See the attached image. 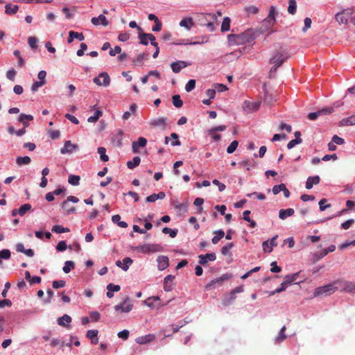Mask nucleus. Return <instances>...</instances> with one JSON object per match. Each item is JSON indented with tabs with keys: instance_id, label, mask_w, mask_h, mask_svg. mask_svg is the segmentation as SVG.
I'll list each match as a JSON object with an SVG mask.
<instances>
[{
	"instance_id": "1",
	"label": "nucleus",
	"mask_w": 355,
	"mask_h": 355,
	"mask_svg": "<svg viewBox=\"0 0 355 355\" xmlns=\"http://www.w3.org/2000/svg\"><path fill=\"white\" fill-rule=\"evenodd\" d=\"M254 38V32L252 29H248L240 34H231L227 37L228 42L231 45H241L245 43H250Z\"/></svg>"
},
{
	"instance_id": "2",
	"label": "nucleus",
	"mask_w": 355,
	"mask_h": 355,
	"mask_svg": "<svg viewBox=\"0 0 355 355\" xmlns=\"http://www.w3.org/2000/svg\"><path fill=\"white\" fill-rule=\"evenodd\" d=\"M338 290V285L336 284V281L332 284H327L323 286L318 287L315 289L314 296H320L322 295H330Z\"/></svg>"
},
{
	"instance_id": "3",
	"label": "nucleus",
	"mask_w": 355,
	"mask_h": 355,
	"mask_svg": "<svg viewBox=\"0 0 355 355\" xmlns=\"http://www.w3.org/2000/svg\"><path fill=\"white\" fill-rule=\"evenodd\" d=\"M354 12V10L353 8L344 9L335 15V19L339 24L346 25L348 24L349 19L352 16Z\"/></svg>"
},
{
	"instance_id": "4",
	"label": "nucleus",
	"mask_w": 355,
	"mask_h": 355,
	"mask_svg": "<svg viewBox=\"0 0 355 355\" xmlns=\"http://www.w3.org/2000/svg\"><path fill=\"white\" fill-rule=\"evenodd\" d=\"M135 250L138 252L148 254L162 252L163 248L159 244L148 243L137 246Z\"/></svg>"
},
{
	"instance_id": "5",
	"label": "nucleus",
	"mask_w": 355,
	"mask_h": 355,
	"mask_svg": "<svg viewBox=\"0 0 355 355\" xmlns=\"http://www.w3.org/2000/svg\"><path fill=\"white\" fill-rule=\"evenodd\" d=\"M336 284L338 285V290L347 293H355V282L339 279L336 281Z\"/></svg>"
},
{
	"instance_id": "6",
	"label": "nucleus",
	"mask_w": 355,
	"mask_h": 355,
	"mask_svg": "<svg viewBox=\"0 0 355 355\" xmlns=\"http://www.w3.org/2000/svg\"><path fill=\"white\" fill-rule=\"evenodd\" d=\"M110 78L107 72L101 73L98 77L93 79V82L98 86L107 87L110 84Z\"/></svg>"
},
{
	"instance_id": "7",
	"label": "nucleus",
	"mask_w": 355,
	"mask_h": 355,
	"mask_svg": "<svg viewBox=\"0 0 355 355\" xmlns=\"http://www.w3.org/2000/svg\"><path fill=\"white\" fill-rule=\"evenodd\" d=\"M260 101L251 102L248 100H246L243 102L242 105V108L245 112L250 113L258 110L260 107Z\"/></svg>"
},
{
	"instance_id": "8",
	"label": "nucleus",
	"mask_w": 355,
	"mask_h": 355,
	"mask_svg": "<svg viewBox=\"0 0 355 355\" xmlns=\"http://www.w3.org/2000/svg\"><path fill=\"white\" fill-rule=\"evenodd\" d=\"M114 310L116 311H120L121 313H129L132 311L133 305L130 303V299L126 297L123 303L114 306Z\"/></svg>"
},
{
	"instance_id": "9",
	"label": "nucleus",
	"mask_w": 355,
	"mask_h": 355,
	"mask_svg": "<svg viewBox=\"0 0 355 355\" xmlns=\"http://www.w3.org/2000/svg\"><path fill=\"white\" fill-rule=\"evenodd\" d=\"M277 14L275 7L274 6H270L269 10V14L266 19L263 20V25L266 24L268 26V28H270L275 23V15Z\"/></svg>"
},
{
	"instance_id": "10",
	"label": "nucleus",
	"mask_w": 355,
	"mask_h": 355,
	"mask_svg": "<svg viewBox=\"0 0 355 355\" xmlns=\"http://www.w3.org/2000/svg\"><path fill=\"white\" fill-rule=\"evenodd\" d=\"M78 201H79L78 198L75 197V196H68L67 200H64L62 203V209L64 210V214L69 215V214H71V213L75 211V208L74 207L67 208V202H72L76 203Z\"/></svg>"
},
{
	"instance_id": "11",
	"label": "nucleus",
	"mask_w": 355,
	"mask_h": 355,
	"mask_svg": "<svg viewBox=\"0 0 355 355\" xmlns=\"http://www.w3.org/2000/svg\"><path fill=\"white\" fill-rule=\"evenodd\" d=\"M231 277H232V275L230 274H228V273L224 274L221 277L211 280L209 283H208L205 286V288L207 290H209L214 285L221 284L224 281L227 280L230 278H231Z\"/></svg>"
},
{
	"instance_id": "12",
	"label": "nucleus",
	"mask_w": 355,
	"mask_h": 355,
	"mask_svg": "<svg viewBox=\"0 0 355 355\" xmlns=\"http://www.w3.org/2000/svg\"><path fill=\"white\" fill-rule=\"evenodd\" d=\"M286 59L287 56L281 52H277L270 58V63L280 67Z\"/></svg>"
},
{
	"instance_id": "13",
	"label": "nucleus",
	"mask_w": 355,
	"mask_h": 355,
	"mask_svg": "<svg viewBox=\"0 0 355 355\" xmlns=\"http://www.w3.org/2000/svg\"><path fill=\"white\" fill-rule=\"evenodd\" d=\"M332 107L323 108L318 112H311L308 115V118L310 120H315L319 116L322 114H331L333 112Z\"/></svg>"
},
{
	"instance_id": "14",
	"label": "nucleus",
	"mask_w": 355,
	"mask_h": 355,
	"mask_svg": "<svg viewBox=\"0 0 355 355\" xmlns=\"http://www.w3.org/2000/svg\"><path fill=\"white\" fill-rule=\"evenodd\" d=\"M147 144V139L144 137H139L137 141L132 144V149L134 153H139V147H145Z\"/></svg>"
},
{
	"instance_id": "15",
	"label": "nucleus",
	"mask_w": 355,
	"mask_h": 355,
	"mask_svg": "<svg viewBox=\"0 0 355 355\" xmlns=\"http://www.w3.org/2000/svg\"><path fill=\"white\" fill-rule=\"evenodd\" d=\"M91 22L95 26L102 24L103 26H107L109 25V21L104 15H100L98 17H92Z\"/></svg>"
},
{
	"instance_id": "16",
	"label": "nucleus",
	"mask_w": 355,
	"mask_h": 355,
	"mask_svg": "<svg viewBox=\"0 0 355 355\" xmlns=\"http://www.w3.org/2000/svg\"><path fill=\"white\" fill-rule=\"evenodd\" d=\"M77 148L78 146L71 144V141L69 140L64 142V147L60 149V153L62 154L71 153Z\"/></svg>"
},
{
	"instance_id": "17",
	"label": "nucleus",
	"mask_w": 355,
	"mask_h": 355,
	"mask_svg": "<svg viewBox=\"0 0 355 355\" xmlns=\"http://www.w3.org/2000/svg\"><path fill=\"white\" fill-rule=\"evenodd\" d=\"M199 263L201 265L206 264L209 261H215L216 259L215 253H208L206 254H200L198 256Z\"/></svg>"
},
{
	"instance_id": "18",
	"label": "nucleus",
	"mask_w": 355,
	"mask_h": 355,
	"mask_svg": "<svg viewBox=\"0 0 355 355\" xmlns=\"http://www.w3.org/2000/svg\"><path fill=\"white\" fill-rule=\"evenodd\" d=\"M189 64L184 61H177L171 63V67L174 73H179L182 69L187 67Z\"/></svg>"
},
{
	"instance_id": "19",
	"label": "nucleus",
	"mask_w": 355,
	"mask_h": 355,
	"mask_svg": "<svg viewBox=\"0 0 355 355\" xmlns=\"http://www.w3.org/2000/svg\"><path fill=\"white\" fill-rule=\"evenodd\" d=\"M175 277L168 275L164 278V289L166 292H169L172 291L173 289V281Z\"/></svg>"
},
{
	"instance_id": "20",
	"label": "nucleus",
	"mask_w": 355,
	"mask_h": 355,
	"mask_svg": "<svg viewBox=\"0 0 355 355\" xmlns=\"http://www.w3.org/2000/svg\"><path fill=\"white\" fill-rule=\"evenodd\" d=\"M320 182V178L318 175H315L313 177H309L306 182V188L307 189H311L313 188V185H317Z\"/></svg>"
},
{
	"instance_id": "21",
	"label": "nucleus",
	"mask_w": 355,
	"mask_h": 355,
	"mask_svg": "<svg viewBox=\"0 0 355 355\" xmlns=\"http://www.w3.org/2000/svg\"><path fill=\"white\" fill-rule=\"evenodd\" d=\"M160 299L157 296H153L147 298L146 300L144 301V303L150 308H154V307H159L161 304L158 303L157 304H155L154 302H159Z\"/></svg>"
},
{
	"instance_id": "22",
	"label": "nucleus",
	"mask_w": 355,
	"mask_h": 355,
	"mask_svg": "<svg viewBox=\"0 0 355 355\" xmlns=\"http://www.w3.org/2000/svg\"><path fill=\"white\" fill-rule=\"evenodd\" d=\"M157 261L158 263V268L160 270H163L168 266V258L166 256H159Z\"/></svg>"
},
{
	"instance_id": "23",
	"label": "nucleus",
	"mask_w": 355,
	"mask_h": 355,
	"mask_svg": "<svg viewBox=\"0 0 355 355\" xmlns=\"http://www.w3.org/2000/svg\"><path fill=\"white\" fill-rule=\"evenodd\" d=\"M33 120V116L31 114H21L18 118V121L23 123L25 128L29 125L28 121Z\"/></svg>"
},
{
	"instance_id": "24",
	"label": "nucleus",
	"mask_w": 355,
	"mask_h": 355,
	"mask_svg": "<svg viewBox=\"0 0 355 355\" xmlns=\"http://www.w3.org/2000/svg\"><path fill=\"white\" fill-rule=\"evenodd\" d=\"M166 194L163 191H160L158 193H153L146 198V201L148 202H153L157 200L160 199L162 200L165 198Z\"/></svg>"
},
{
	"instance_id": "25",
	"label": "nucleus",
	"mask_w": 355,
	"mask_h": 355,
	"mask_svg": "<svg viewBox=\"0 0 355 355\" xmlns=\"http://www.w3.org/2000/svg\"><path fill=\"white\" fill-rule=\"evenodd\" d=\"M294 213L295 211L293 208L280 209L279 211V218L282 220H285L286 218L293 216Z\"/></svg>"
},
{
	"instance_id": "26",
	"label": "nucleus",
	"mask_w": 355,
	"mask_h": 355,
	"mask_svg": "<svg viewBox=\"0 0 355 355\" xmlns=\"http://www.w3.org/2000/svg\"><path fill=\"white\" fill-rule=\"evenodd\" d=\"M155 339V336L153 334H148L144 336L138 337L136 339V342L138 344L144 345L150 343V341Z\"/></svg>"
},
{
	"instance_id": "27",
	"label": "nucleus",
	"mask_w": 355,
	"mask_h": 355,
	"mask_svg": "<svg viewBox=\"0 0 355 355\" xmlns=\"http://www.w3.org/2000/svg\"><path fill=\"white\" fill-rule=\"evenodd\" d=\"M180 26L187 30H190L191 27L194 26V22L191 17H187L180 21Z\"/></svg>"
},
{
	"instance_id": "28",
	"label": "nucleus",
	"mask_w": 355,
	"mask_h": 355,
	"mask_svg": "<svg viewBox=\"0 0 355 355\" xmlns=\"http://www.w3.org/2000/svg\"><path fill=\"white\" fill-rule=\"evenodd\" d=\"M98 330H89L87 332V337L91 340V343L94 345H96L98 343V339L97 338L98 336Z\"/></svg>"
},
{
	"instance_id": "29",
	"label": "nucleus",
	"mask_w": 355,
	"mask_h": 355,
	"mask_svg": "<svg viewBox=\"0 0 355 355\" xmlns=\"http://www.w3.org/2000/svg\"><path fill=\"white\" fill-rule=\"evenodd\" d=\"M299 272H295L291 275H288L285 276L284 279V282L285 284H287L288 286L291 284L293 282H295L298 277Z\"/></svg>"
},
{
	"instance_id": "30",
	"label": "nucleus",
	"mask_w": 355,
	"mask_h": 355,
	"mask_svg": "<svg viewBox=\"0 0 355 355\" xmlns=\"http://www.w3.org/2000/svg\"><path fill=\"white\" fill-rule=\"evenodd\" d=\"M214 234H216V236H214L212 239H211V242L213 244H216L218 243V241L222 239L223 238V236H225V232L223 230H216L215 232H214Z\"/></svg>"
},
{
	"instance_id": "31",
	"label": "nucleus",
	"mask_w": 355,
	"mask_h": 355,
	"mask_svg": "<svg viewBox=\"0 0 355 355\" xmlns=\"http://www.w3.org/2000/svg\"><path fill=\"white\" fill-rule=\"evenodd\" d=\"M5 12L7 15H13L15 14L19 9V6L17 5H12L10 3L6 4L5 6Z\"/></svg>"
},
{
	"instance_id": "32",
	"label": "nucleus",
	"mask_w": 355,
	"mask_h": 355,
	"mask_svg": "<svg viewBox=\"0 0 355 355\" xmlns=\"http://www.w3.org/2000/svg\"><path fill=\"white\" fill-rule=\"evenodd\" d=\"M147 57H148L147 53H143L139 54L136 58H135L133 59L132 62L135 65H142L144 60L145 59H146Z\"/></svg>"
},
{
	"instance_id": "33",
	"label": "nucleus",
	"mask_w": 355,
	"mask_h": 355,
	"mask_svg": "<svg viewBox=\"0 0 355 355\" xmlns=\"http://www.w3.org/2000/svg\"><path fill=\"white\" fill-rule=\"evenodd\" d=\"M112 220L114 223H116L121 227L125 228L128 227L127 223L121 221V216L119 214L114 215L112 217Z\"/></svg>"
},
{
	"instance_id": "34",
	"label": "nucleus",
	"mask_w": 355,
	"mask_h": 355,
	"mask_svg": "<svg viewBox=\"0 0 355 355\" xmlns=\"http://www.w3.org/2000/svg\"><path fill=\"white\" fill-rule=\"evenodd\" d=\"M141 162V159L139 157L136 156L133 158L132 160L128 161L127 162V166L130 169H133L136 166H139Z\"/></svg>"
},
{
	"instance_id": "35",
	"label": "nucleus",
	"mask_w": 355,
	"mask_h": 355,
	"mask_svg": "<svg viewBox=\"0 0 355 355\" xmlns=\"http://www.w3.org/2000/svg\"><path fill=\"white\" fill-rule=\"evenodd\" d=\"M75 263L72 261H67L64 263V266L62 268L64 273H69L71 270L74 269Z\"/></svg>"
},
{
	"instance_id": "36",
	"label": "nucleus",
	"mask_w": 355,
	"mask_h": 355,
	"mask_svg": "<svg viewBox=\"0 0 355 355\" xmlns=\"http://www.w3.org/2000/svg\"><path fill=\"white\" fill-rule=\"evenodd\" d=\"M97 152L103 162H105L109 160V157L106 155V149L104 147H98Z\"/></svg>"
},
{
	"instance_id": "37",
	"label": "nucleus",
	"mask_w": 355,
	"mask_h": 355,
	"mask_svg": "<svg viewBox=\"0 0 355 355\" xmlns=\"http://www.w3.org/2000/svg\"><path fill=\"white\" fill-rule=\"evenodd\" d=\"M71 322V318L67 314H64L63 316L59 318L58 320V324L63 327L65 326V323H69Z\"/></svg>"
},
{
	"instance_id": "38",
	"label": "nucleus",
	"mask_w": 355,
	"mask_h": 355,
	"mask_svg": "<svg viewBox=\"0 0 355 355\" xmlns=\"http://www.w3.org/2000/svg\"><path fill=\"white\" fill-rule=\"evenodd\" d=\"M31 162V158L28 156L17 157L16 159V163L18 165L28 164Z\"/></svg>"
},
{
	"instance_id": "39",
	"label": "nucleus",
	"mask_w": 355,
	"mask_h": 355,
	"mask_svg": "<svg viewBox=\"0 0 355 355\" xmlns=\"http://www.w3.org/2000/svg\"><path fill=\"white\" fill-rule=\"evenodd\" d=\"M162 232L164 234H168L171 238H175L178 234V229H171L165 227L162 229Z\"/></svg>"
},
{
	"instance_id": "40",
	"label": "nucleus",
	"mask_w": 355,
	"mask_h": 355,
	"mask_svg": "<svg viewBox=\"0 0 355 355\" xmlns=\"http://www.w3.org/2000/svg\"><path fill=\"white\" fill-rule=\"evenodd\" d=\"M343 125H355V115L350 116L347 118L343 119L341 121Z\"/></svg>"
},
{
	"instance_id": "41",
	"label": "nucleus",
	"mask_w": 355,
	"mask_h": 355,
	"mask_svg": "<svg viewBox=\"0 0 355 355\" xmlns=\"http://www.w3.org/2000/svg\"><path fill=\"white\" fill-rule=\"evenodd\" d=\"M51 230L52 232L58 234L69 232L70 231L69 228L63 227L62 226L58 225H54Z\"/></svg>"
},
{
	"instance_id": "42",
	"label": "nucleus",
	"mask_w": 355,
	"mask_h": 355,
	"mask_svg": "<svg viewBox=\"0 0 355 355\" xmlns=\"http://www.w3.org/2000/svg\"><path fill=\"white\" fill-rule=\"evenodd\" d=\"M286 329V328L285 326L282 327L278 336H277L275 338L276 342L282 343L283 340H284L286 339V335L285 334Z\"/></svg>"
},
{
	"instance_id": "43",
	"label": "nucleus",
	"mask_w": 355,
	"mask_h": 355,
	"mask_svg": "<svg viewBox=\"0 0 355 355\" xmlns=\"http://www.w3.org/2000/svg\"><path fill=\"white\" fill-rule=\"evenodd\" d=\"M31 205L28 203L24 204L18 209V213L20 216H24L28 211L31 209Z\"/></svg>"
},
{
	"instance_id": "44",
	"label": "nucleus",
	"mask_w": 355,
	"mask_h": 355,
	"mask_svg": "<svg viewBox=\"0 0 355 355\" xmlns=\"http://www.w3.org/2000/svg\"><path fill=\"white\" fill-rule=\"evenodd\" d=\"M230 19L227 17L223 19L222 25H221V31L225 32L230 30Z\"/></svg>"
},
{
	"instance_id": "45",
	"label": "nucleus",
	"mask_w": 355,
	"mask_h": 355,
	"mask_svg": "<svg viewBox=\"0 0 355 355\" xmlns=\"http://www.w3.org/2000/svg\"><path fill=\"white\" fill-rule=\"evenodd\" d=\"M172 100H173V104L175 107L180 108L182 106L183 102L181 100L180 95L177 94V95L173 96Z\"/></svg>"
},
{
	"instance_id": "46",
	"label": "nucleus",
	"mask_w": 355,
	"mask_h": 355,
	"mask_svg": "<svg viewBox=\"0 0 355 355\" xmlns=\"http://www.w3.org/2000/svg\"><path fill=\"white\" fill-rule=\"evenodd\" d=\"M296 9L297 5L295 0H289L288 12L291 15H294L296 12Z\"/></svg>"
},
{
	"instance_id": "47",
	"label": "nucleus",
	"mask_w": 355,
	"mask_h": 355,
	"mask_svg": "<svg viewBox=\"0 0 355 355\" xmlns=\"http://www.w3.org/2000/svg\"><path fill=\"white\" fill-rule=\"evenodd\" d=\"M68 182L73 186H77L80 183V176L75 175H70L69 176Z\"/></svg>"
},
{
	"instance_id": "48",
	"label": "nucleus",
	"mask_w": 355,
	"mask_h": 355,
	"mask_svg": "<svg viewBox=\"0 0 355 355\" xmlns=\"http://www.w3.org/2000/svg\"><path fill=\"white\" fill-rule=\"evenodd\" d=\"M102 116V112L100 110H96L94 114V116H92L88 118L87 121L89 123H95L96 122L98 119Z\"/></svg>"
},
{
	"instance_id": "49",
	"label": "nucleus",
	"mask_w": 355,
	"mask_h": 355,
	"mask_svg": "<svg viewBox=\"0 0 355 355\" xmlns=\"http://www.w3.org/2000/svg\"><path fill=\"white\" fill-rule=\"evenodd\" d=\"M151 125L153 126H163L166 125V119L164 118H159L154 119L151 122Z\"/></svg>"
},
{
	"instance_id": "50",
	"label": "nucleus",
	"mask_w": 355,
	"mask_h": 355,
	"mask_svg": "<svg viewBox=\"0 0 355 355\" xmlns=\"http://www.w3.org/2000/svg\"><path fill=\"white\" fill-rule=\"evenodd\" d=\"M148 36L149 33H140L139 35V38L140 40V44L143 45H147L148 44Z\"/></svg>"
},
{
	"instance_id": "51",
	"label": "nucleus",
	"mask_w": 355,
	"mask_h": 355,
	"mask_svg": "<svg viewBox=\"0 0 355 355\" xmlns=\"http://www.w3.org/2000/svg\"><path fill=\"white\" fill-rule=\"evenodd\" d=\"M236 299V294L233 292V291H231V293H230V295L227 298H225L223 301V304L224 305H230L232 303V302Z\"/></svg>"
},
{
	"instance_id": "52",
	"label": "nucleus",
	"mask_w": 355,
	"mask_h": 355,
	"mask_svg": "<svg viewBox=\"0 0 355 355\" xmlns=\"http://www.w3.org/2000/svg\"><path fill=\"white\" fill-rule=\"evenodd\" d=\"M239 142L236 140L233 141L227 147V153L231 154L234 153L238 147Z\"/></svg>"
},
{
	"instance_id": "53",
	"label": "nucleus",
	"mask_w": 355,
	"mask_h": 355,
	"mask_svg": "<svg viewBox=\"0 0 355 355\" xmlns=\"http://www.w3.org/2000/svg\"><path fill=\"white\" fill-rule=\"evenodd\" d=\"M132 260L130 257H125L123 259V266L122 269L125 271H126L129 266L132 264Z\"/></svg>"
},
{
	"instance_id": "54",
	"label": "nucleus",
	"mask_w": 355,
	"mask_h": 355,
	"mask_svg": "<svg viewBox=\"0 0 355 355\" xmlns=\"http://www.w3.org/2000/svg\"><path fill=\"white\" fill-rule=\"evenodd\" d=\"M196 87V80H189L185 86V90L187 92H191Z\"/></svg>"
},
{
	"instance_id": "55",
	"label": "nucleus",
	"mask_w": 355,
	"mask_h": 355,
	"mask_svg": "<svg viewBox=\"0 0 355 355\" xmlns=\"http://www.w3.org/2000/svg\"><path fill=\"white\" fill-rule=\"evenodd\" d=\"M65 281L64 280H55L52 283V286L55 289L62 288L65 286Z\"/></svg>"
},
{
	"instance_id": "56",
	"label": "nucleus",
	"mask_w": 355,
	"mask_h": 355,
	"mask_svg": "<svg viewBox=\"0 0 355 355\" xmlns=\"http://www.w3.org/2000/svg\"><path fill=\"white\" fill-rule=\"evenodd\" d=\"M10 251L8 249L0 250V259H9L10 258Z\"/></svg>"
},
{
	"instance_id": "57",
	"label": "nucleus",
	"mask_w": 355,
	"mask_h": 355,
	"mask_svg": "<svg viewBox=\"0 0 355 355\" xmlns=\"http://www.w3.org/2000/svg\"><path fill=\"white\" fill-rule=\"evenodd\" d=\"M37 40L35 37L31 36L28 39V45L32 49H36L37 47Z\"/></svg>"
},
{
	"instance_id": "58",
	"label": "nucleus",
	"mask_w": 355,
	"mask_h": 355,
	"mask_svg": "<svg viewBox=\"0 0 355 355\" xmlns=\"http://www.w3.org/2000/svg\"><path fill=\"white\" fill-rule=\"evenodd\" d=\"M234 246V244L233 243H228L227 245L223 246L222 248H221V253L223 254V255H227L229 254V252L230 250L233 248Z\"/></svg>"
},
{
	"instance_id": "59",
	"label": "nucleus",
	"mask_w": 355,
	"mask_h": 355,
	"mask_svg": "<svg viewBox=\"0 0 355 355\" xmlns=\"http://www.w3.org/2000/svg\"><path fill=\"white\" fill-rule=\"evenodd\" d=\"M215 90H217L218 92H225L228 89L227 87L225 85L216 83L214 85Z\"/></svg>"
},
{
	"instance_id": "60",
	"label": "nucleus",
	"mask_w": 355,
	"mask_h": 355,
	"mask_svg": "<svg viewBox=\"0 0 355 355\" xmlns=\"http://www.w3.org/2000/svg\"><path fill=\"white\" fill-rule=\"evenodd\" d=\"M171 137L173 138V140H174L173 141L171 142L172 146H180L181 144L180 141L178 139L179 137L177 133H171Z\"/></svg>"
},
{
	"instance_id": "61",
	"label": "nucleus",
	"mask_w": 355,
	"mask_h": 355,
	"mask_svg": "<svg viewBox=\"0 0 355 355\" xmlns=\"http://www.w3.org/2000/svg\"><path fill=\"white\" fill-rule=\"evenodd\" d=\"M67 248V243L64 241L58 242L56 246V250L60 252L64 251Z\"/></svg>"
},
{
	"instance_id": "62",
	"label": "nucleus",
	"mask_w": 355,
	"mask_h": 355,
	"mask_svg": "<svg viewBox=\"0 0 355 355\" xmlns=\"http://www.w3.org/2000/svg\"><path fill=\"white\" fill-rule=\"evenodd\" d=\"M263 101L267 103H272L275 101V98L272 96V94H270L268 92H265L264 99Z\"/></svg>"
},
{
	"instance_id": "63",
	"label": "nucleus",
	"mask_w": 355,
	"mask_h": 355,
	"mask_svg": "<svg viewBox=\"0 0 355 355\" xmlns=\"http://www.w3.org/2000/svg\"><path fill=\"white\" fill-rule=\"evenodd\" d=\"M46 81H35L31 86V90L33 92H36L39 87H42L45 84Z\"/></svg>"
},
{
	"instance_id": "64",
	"label": "nucleus",
	"mask_w": 355,
	"mask_h": 355,
	"mask_svg": "<svg viewBox=\"0 0 355 355\" xmlns=\"http://www.w3.org/2000/svg\"><path fill=\"white\" fill-rule=\"evenodd\" d=\"M71 36L73 37L74 39H77L79 41H83L85 40V36L82 33H78L71 31Z\"/></svg>"
}]
</instances>
